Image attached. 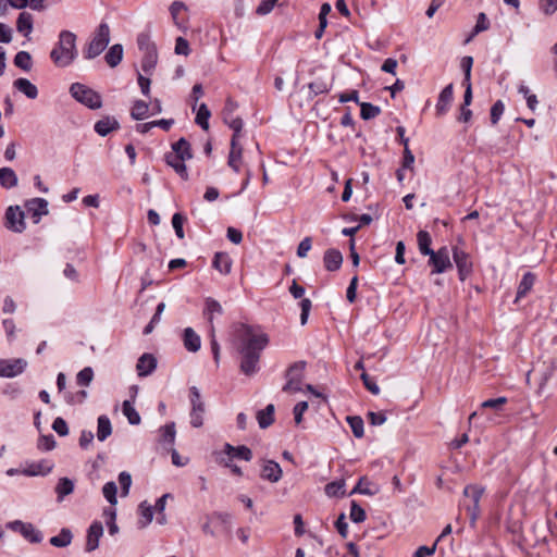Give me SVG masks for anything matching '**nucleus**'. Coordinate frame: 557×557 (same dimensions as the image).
Instances as JSON below:
<instances>
[{
  "mask_svg": "<svg viewBox=\"0 0 557 557\" xmlns=\"http://www.w3.org/2000/svg\"><path fill=\"white\" fill-rule=\"evenodd\" d=\"M331 84L320 78L309 83L308 88L310 90V98L321 94H327L331 90Z\"/></svg>",
  "mask_w": 557,
  "mask_h": 557,
  "instance_id": "37998d69",
  "label": "nucleus"
},
{
  "mask_svg": "<svg viewBox=\"0 0 557 557\" xmlns=\"http://www.w3.org/2000/svg\"><path fill=\"white\" fill-rule=\"evenodd\" d=\"M97 422H98V425H97V438L100 442H103L112 433L111 421H110V419L106 414H102V416H100L98 418Z\"/></svg>",
  "mask_w": 557,
  "mask_h": 557,
  "instance_id": "cd10ccee",
  "label": "nucleus"
},
{
  "mask_svg": "<svg viewBox=\"0 0 557 557\" xmlns=\"http://www.w3.org/2000/svg\"><path fill=\"white\" fill-rule=\"evenodd\" d=\"M418 246L421 255L429 256L434 250L431 248L432 238L429 232L419 231L417 234Z\"/></svg>",
  "mask_w": 557,
  "mask_h": 557,
  "instance_id": "72a5a7b5",
  "label": "nucleus"
},
{
  "mask_svg": "<svg viewBox=\"0 0 557 557\" xmlns=\"http://www.w3.org/2000/svg\"><path fill=\"white\" fill-rule=\"evenodd\" d=\"M349 517L355 523H361L366 520L367 515L364 509L357 502L352 500Z\"/></svg>",
  "mask_w": 557,
  "mask_h": 557,
  "instance_id": "603ef678",
  "label": "nucleus"
},
{
  "mask_svg": "<svg viewBox=\"0 0 557 557\" xmlns=\"http://www.w3.org/2000/svg\"><path fill=\"white\" fill-rule=\"evenodd\" d=\"M534 283L535 275L532 272L524 273L518 285L515 302H518L521 298H523L532 289Z\"/></svg>",
  "mask_w": 557,
  "mask_h": 557,
  "instance_id": "412c9836",
  "label": "nucleus"
},
{
  "mask_svg": "<svg viewBox=\"0 0 557 557\" xmlns=\"http://www.w3.org/2000/svg\"><path fill=\"white\" fill-rule=\"evenodd\" d=\"M238 352L242 356L240 370L252 375L259 370L261 351L269 343V337L259 327L242 324L236 331Z\"/></svg>",
  "mask_w": 557,
  "mask_h": 557,
  "instance_id": "f257e3e1",
  "label": "nucleus"
},
{
  "mask_svg": "<svg viewBox=\"0 0 557 557\" xmlns=\"http://www.w3.org/2000/svg\"><path fill=\"white\" fill-rule=\"evenodd\" d=\"M324 491L329 497H343L345 495V482L343 480L330 482L325 485Z\"/></svg>",
  "mask_w": 557,
  "mask_h": 557,
  "instance_id": "c03bdc74",
  "label": "nucleus"
},
{
  "mask_svg": "<svg viewBox=\"0 0 557 557\" xmlns=\"http://www.w3.org/2000/svg\"><path fill=\"white\" fill-rule=\"evenodd\" d=\"M33 15L28 12H21L16 20V29L24 36H28L33 32Z\"/></svg>",
  "mask_w": 557,
  "mask_h": 557,
  "instance_id": "b1692460",
  "label": "nucleus"
},
{
  "mask_svg": "<svg viewBox=\"0 0 557 557\" xmlns=\"http://www.w3.org/2000/svg\"><path fill=\"white\" fill-rule=\"evenodd\" d=\"M157 368V359L151 354H144L139 357L136 370L139 376L150 375Z\"/></svg>",
  "mask_w": 557,
  "mask_h": 557,
  "instance_id": "dca6fc26",
  "label": "nucleus"
},
{
  "mask_svg": "<svg viewBox=\"0 0 557 557\" xmlns=\"http://www.w3.org/2000/svg\"><path fill=\"white\" fill-rule=\"evenodd\" d=\"M158 63V52L157 50L144 52V57L141 59V69L146 74H151Z\"/></svg>",
  "mask_w": 557,
  "mask_h": 557,
  "instance_id": "c9c22d12",
  "label": "nucleus"
},
{
  "mask_svg": "<svg viewBox=\"0 0 557 557\" xmlns=\"http://www.w3.org/2000/svg\"><path fill=\"white\" fill-rule=\"evenodd\" d=\"M119 483L121 485L122 496H127L129 493L131 485H132L131 474L126 471H122L119 474Z\"/></svg>",
  "mask_w": 557,
  "mask_h": 557,
  "instance_id": "052dcab7",
  "label": "nucleus"
},
{
  "mask_svg": "<svg viewBox=\"0 0 557 557\" xmlns=\"http://www.w3.org/2000/svg\"><path fill=\"white\" fill-rule=\"evenodd\" d=\"M110 42V27L107 23H100L94 36L84 50L85 59L91 60L102 53Z\"/></svg>",
  "mask_w": 557,
  "mask_h": 557,
  "instance_id": "20e7f679",
  "label": "nucleus"
},
{
  "mask_svg": "<svg viewBox=\"0 0 557 557\" xmlns=\"http://www.w3.org/2000/svg\"><path fill=\"white\" fill-rule=\"evenodd\" d=\"M190 424L194 428H200L203 424L205 403L201 399L200 391L196 386L189 388Z\"/></svg>",
  "mask_w": 557,
  "mask_h": 557,
  "instance_id": "423d86ee",
  "label": "nucleus"
},
{
  "mask_svg": "<svg viewBox=\"0 0 557 557\" xmlns=\"http://www.w3.org/2000/svg\"><path fill=\"white\" fill-rule=\"evenodd\" d=\"M540 8L546 15L557 11V0H540Z\"/></svg>",
  "mask_w": 557,
  "mask_h": 557,
  "instance_id": "774afa93",
  "label": "nucleus"
},
{
  "mask_svg": "<svg viewBox=\"0 0 557 557\" xmlns=\"http://www.w3.org/2000/svg\"><path fill=\"white\" fill-rule=\"evenodd\" d=\"M212 267L221 274H228L232 269V260L226 252H216L212 260Z\"/></svg>",
  "mask_w": 557,
  "mask_h": 557,
  "instance_id": "aec40b11",
  "label": "nucleus"
},
{
  "mask_svg": "<svg viewBox=\"0 0 557 557\" xmlns=\"http://www.w3.org/2000/svg\"><path fill=\"white\" fill-rule=\"evenodd\" d=\"M243 148L235 140H231V151L228 154V165L235 171L239 172V162L242 160Z\"/></svg>",
  "mask_w": 557,
  "mask_h": 557,
  "instance_id": "bb28decb",
  "label": "nucleus"
},
{
  "mask_svg": "<svg viewBox=\"0 0 557 557\" xmlns=\"http://www.w3.org/2000/svg\"><path fill=\"white\" fill-rule=\"evenodd\" d=\"M8 3L14 9H24L26 7L36 11L44 9V0H8Z\"/></svg>",
  "mask_w": 557,
  "mask_h": 557,
  "instance_id": "79ce46f5",
  "label": "nucleus"
},
{
  "mask_svg": "<svg viewBox=\"0 0 557 557\" xmlns=\"http://www.w3.org/2000/svg\"><path fill=\"white\" fill-rule=\"evenodd\" d=\"M306 366V361L294 362L286 371V379H293L301 383Z\"/></svg>",
  "mask_w": 557,
  "mask_h": 557,
  "instance_id": "58836bf2",
  "label": "nucleus"
},
{
  "mask_svg": "<svg viewBox=\"0 0 557 557\" xmlns=\"http://www.w3.org/2000/svg\"><path fill=\"white\" fill-rule=\"evenodd\" d=\"M505 111V104L502 100H497L491 108V123L496 125Z\"/></svg>",
  "mask_w": 557,
  "mask_h": 557,
  "instance_id": "13d9d810",
  "label": "nucleus"
},
{
  "mask_svg": "<svg viewBox=\"0 0 557 557\" xmlns=\"http://www.w3.org/2000/svg\"><path fill=\"white\" fill-rule=\"evenodd\" d=\"M409 139H404V159H403V169H412L414 163V156L408 146Z\"/></svg>",
  "mask_w": 557,
  "mask_h": 557,
  "instance_id": "680f3d73",
  "label": "nucleus"
},
{
  "mask_svg": "<svg viewBox=\"0 0 557 557\" xmlns=\"http://www.w3.org/2000/svg\"><path fill=\"white\" fill-rule=\"evenodd\" d=\"M453 258L458 269V275L460 281H465L472 272V262L467 252L459 249L458 247L453 248Z\"/></svg>",
  "mask_w": 557,
  "mask_h": 557,
  "instance_id": "9d476101",
  "label": "nucleus"
},
{
  "mask_svg": "<svg viewBox=\"0 0 557 557\" xmlns=\"http://www.w3.org/2000/svg\"><path fill=\"white\" fill-rule=\"evenodd\" d=\"M104 59L109 66H117L123 59V46L121 44L113 45L106 53Z\"/></svg>",
  "mask_w": 557,
  "mask_h": 557,
  "instance_id": "393cba45",
  "label": "nucleus"
},
{
  "mask_svg": "<svg viewBox=\"0 0 557 557\" xmlns=\"http://www.w3.org/2000/svg\"><path fill=\"white\" fill-rule=\"evenodd\" d=\"M21 535L29 543H40L44 540V535L40 530L36 529L32 523L26 522L25 528L21 531Z\"/></svg>",
  "mask_w": 557,
  "mask_h": 557,
  "instance_id": "2f4dec72",
  "label": "nucleus"
},
{
  "mask_svg": "<svg viewBox=\"0 0 557 557\" xmlns=\"http://www.w3.org/2000/svg\"><path fill=\"white\" fill-rule=\"evenodd\" d=\"M116 493L117 486L113 481L107 482L102 487V494L111 505H116L117 503Z\"/></svg>",
  "mask_w": 557,
  "mask_h": 557,
  "instance_id": "3c124183",
  "label": "nucleus"
},
{
  "mask_svg": "<svg viewBox=\"0 0 557 557\" xmlns=\"http://www.w3.org/2000/svg\"><path fill=\"white\" fill-rule=\"evenodd\" d=\"M5 226L16 233H22L25 227L24 212L20 207H9L5 211Z\"/></svg>",
  "mask_w": 557,
  "mask_h": 557,
  "instance_id": "1a4fd4ad",
  "label": "nucleus"
},
{
  "mask_svg": "<svg viewBox=\"0 0 557 557\" xmlns=\"http://www.w3.org/2000/svg\"><path fill=\"white\" fill-rule=\"evenodd\" d=\"M14 65L23 71H30L32 57L27 51H18L14 57Z\"/></svg>",
  "mask_w": 557,
  "mask_h": 557,
  "instance_id": "09e8293b",
  "label": "nucleus"
},
{
  "mask_svg": "<svg viewBox=\"0 0 557 557\" xmlns=\"http://www.w3.org/2000/svg\"><path fill=\"white\" fill-rule=\"evenodd\" d=\"M74 491V482L69 478H61L55 486V493L58 500L61 502L63 498Z\"/></svg>",
  "mask_w": 557,
  "mask_h": 557,
  "instance_id": "473e14b6",
  "label": "nucleus"
},
{
  "mask_svg": "<svg viewBox=\"0 0 557 557\" xmlns=\"http://www.w3.org/2000/svg\"><path fill=\"white\" fill-rule=\"evenodd\" d=\"M27 367V361L23 358L0 359V376L15 377L22 374Z\"/></svg>",
  "mask_w": 557,
  "mask_h": 557,
  "instance_id": "6e6552de",
  "label": "nucleus"
},
{
  "mask_svg": "<svg viewBox=\"0 0 557 557\" xmlns=\"http://www.w3.org/2000/svg\"><path fill=\"white\" fill-rule=\"evenodd\" d=\"M190 158H184L182 156L165 154V162L168 165L174 169V171L183 178L188 180V172L185 165V161Z\"/></svg>",
  "mask_w": 557,
  "mask_h": 557,
  "instance_id": "6ab92c4d",
  "label": "nucleus"
},
{
  "mask_svg": "<svg viewBox=\"0 0 557 557\" xmlns=\"http://www.w3.org/2000/svg\"><path fill=\"white\" fill-rule=\"evenodd\" d=\"M76 35L70 30H61L59 40L50 51V59L59 67L71 65L77 58Z\"/></svg>",
  "mask_w": 557,
  "mask_h": 557,
  "instance_id": "f03ea898",
  "label": "nucleus"
},
{
  "mask_svg": "<svg viewBox=\"0 0 557 557\" xmlns=\"http://www.w3.org/2000/svg\"><path fill=\"white\" fill-rule=\"evenodd\" d=\"M17 176L11 168L0 169V186L7 189L13 188L17 185Z\"/></svg>",
  "mask_w": 557,
  "mask_h": 557,
  "instance_id": "c85d7f7f",
  "label": "nucleus"
},
{
  "mask_svg": "<svg viewBox=\"0 0 557 557\" xmlns=\"http://www.w3.org/2000/svg\"><path fill=\"white\" fill-rule=\"evenodd\" d=\"M360 116L361 119L368 121L376 117L381 113V109L377 106H374L370 102H360Z\"/></svg>",
  "mask_w": 557,
  "mask_h": 557,
  "instance_id": "a18cd8bd",
  "label": "nucleus"
},
{
  "mask_svg": "<svg viewBox=\"0 0 557 557\" xmlns=\"http://www.w3.org/2000/svg\"><path fill=\"white\" fill-rule=\"evenodd\" d=\"M94 379V371L90 367L81 370L76 375V382L81 386H88Z\"/></svg>",
  "mask_w": 557,
  "mask_h": 557,
  "instance_id": "5fc2aeb1",
  "label": "nucleus"
},
{
  "mask_svg": "<svg viewBox=\"0 0 557 557\" xmlns=\"http://www.w3.org/2000/svg\"><path fill=\"white\" fill-rule=\"evenodd\" d=\"M429 257L430 258L428 263L433 268L432 274L444 273L453 268L449 250L446 246L441 247L438 250L431 252Z\"/></svg>",
  "mask_w": 557,
  "mask_h": 557,
  "instance_id": "0eeeda50",
  "label": "nucleus"
},
{
  "mask_svg": "<svg viewBox=\"0 0 557 557\" xmlns=\"http://www.w3.org/2000/svg\"><path fill=\"white\" fill-rule=\"evenodd\" d=\"M473 65V58L466 55L461 59L460 66L465 73L463 82H471V69Z\"/></svg>",
  "mask_w": 557,
  "mask_h": 557,
  "instance_id": "0e129e2a",
  "label": "nucleus"
},
{
  "mask_svg": "<svg viewBox=\"0 0 557 557\" xmlns=\"http://www.w3.org/2000/svg\"><path fill=\"white\" fill-rule=\"evenodd\" d=\"M190 52L188 41L183 37H177L175 40V53L182 55H188Z\"/></svg>",
  "mask_w": 557,
  "mask_h": 557,
  "instance_id": "338daca9",
  "label": "nucleus"
},
{
  "mask_svg": "<svg viewBox=\"0 0 557 557\" xmlns=\"http://www.w3.org/2000/svg\"><path fill=\"white\" fill-rule=\"evenodd\" d=\"M323 263L327 271L334 272L341 269L343 264V255L339 250L330 248L325 250Z\"/></svg>",
  "mask_w": 557,
  "mask_h": 557,
  "instance_id": "f3484780",
  "label": "nucleus"
},
{
  "mask_svg": "<svg viewBox=\"0 0 557 557\" xmlns=\"http://www.w3.org/2000/svg\"><path fill=\"white\" fill-rule=\"evenodd\" d=\"M173 151L169 154L182 156L184 158H193L189 143L185 138H180L172 145Z\"/></svg>",
  "mask_w": 557,
  "mask_h": 557,
  "instance_id": "ea45409f",
  "label": "nucleus"
},
{
  "mask_svg": "<svg viewBox=\"0 0 557 557\" xmlns=\"http://www.w3.org/2000/svg\"><path fill=\"white\" fill-rule=\"evenodd\" d=\"M160 434H161L160 441L163 444H169V445L173 446L174 442H175V435H176L175 423L170 422V423H166L165 425H163L162 428H160Z\"/></svg>",
  "mask_w": 557,
  "mask_h": 557,
  "instance_id": "a19ab883",
  "label": "nucleus"
},
{
  "mask_svg": "<svg viewBox=\"0 0 557 557\" xmlns=\"http://www.w3.org/2000/svg\"><path fill=\"white\" fill-rule=\"evenodd\" d=\"M274 405L269 404L263 410L258 411L257 420L261 429H267L274 422Z\"/></svg>",
  "mask_w": 557,
  "mask_h": 557,
  "instance_id": "a878e982",
  "label": "nucleus"
},
{
  "mask_svg": "<svg viewBox=\"0 0 557 557\" xmlns=\"http://www.w3.org/2000/svg\"><path fill=\"white\" fill-rule=\"evenodd\" d=\"M120 123L114 116H104L95 123L94 129L99 136H107L112 131H117Z\"/></svg>",
  "mask_w": 557,
  "mask_h": 557,
  "instance_id": "a211bd4d",
  "label": "nucleus"
},
{
  "mask_svg": "<svg viewBox=\"0 0 557 557\" xmlns=\"http://www.w3.org/2000/svg\"><path fill=\"white\" fill-rule=\"evenodd\" d=\"M186 5L181 1H174L170 7V13L174 21V24L178 27H183L184 22L180 20L178 15L182 11H186Z\"/></svg>",
  "mask_w": 557,
  "mask_h": 557,
  "instance_id": "864d4df0",
  "label": "nucleus"
},
{
  "mask_svg": "<svg viewBox=\"0 0 557 557\" xmlns=\"http://www.w3.org/2000/svg\"><path fill=\"white\" fill-rule=\"evenodd\" d=\"M73 534L70 529L62 528L60 533L55 536H52L49 540V543L54 547H66L72 543Z\"/></svg>",
  "mask_w": 557,
  "mask_h": 557,
  "instance_id": "c756f323",
  "label": "nucleus"
},
{
  "mask_svg": "<svg viewBox=\"0 0 557 557\" xmlns=\"http://www.w3.org/2000/svg\"><path fill=\"white\" fill-rule=\"evenodd\" d=\"M301 313H300V323L305 325L308 321L309 312L312 307V302L309 298H301L299 302Z\"/></svg>",
  "mask_w": 557,
  "mask_h": 557,
  "instance_id": "e2e57ef3",
  "label": "nucleus"
},
{
  "mask_svg": "<svg viewBox=\"0 0 557 557\" xmlns=\"http://www.w3.org/2000/svg\"><path fill=\"white\" fill-rule=\"evenodd\" d=\"M55 440L52 434L49 435H42L38 440V448L40 450L49 451L52 450L55 447Z\"/></svg>",
  "mask_w": 557,
  "mask_h": 557,
  "instance_id": "bf43d9fd",
  "label": "nucleus"
},
{
  "mask_svg": "<svg viewBox=\"0 0 557 557\" xmlns=\"http://www.w3.org/2000/svg\"><path fill=\"white\" fill-rule=\"evenodd\" d=\"M122 411L129 424L138 425L140 423V416L129 400L123 401Z\"/></svg>",
  "mask_w": 557,
  "mask_h": 557,
  "instance_id": "4c0bfd02",
  "label": "nucleus"
},
{
  "mask_svg": "<svg viewBox=\"0 0 557 557\" xmlns=\"http://www.w3.org/2000/svg\"><path fill=\"white\" fill-rule=\"evenodd\" d=\"M28 212H32L34 223H38L42 215L49 213L48 201L44 198H33L26 202Z\"/></svg>",
  "mask_w": 557,
  "mask_h": 557,
  "instance_id": "4468645a",
  "label": "nucleus"
},
{
  "mask_svg": "<svg viewBox=\"0 0 557 557\" xmlns=\"http://www.w3.org/2000/svg\"><path fill=\"white\" fill-rule=\"evenodd\" d=\"M52 429L54 432H57L60 436H65L69 434V426H67V423L66 421L61 418V417H58L54 419V421L52 422Z\"/></svg>",
  "mask_w": 557,
  "mask_h": 557,
  "instance_id": "69168bd1",
  "label": "nucleus"
},
{
  "mask_svg": "<svg viewBox=\"0 0 557 557\" xmlns=\"http://www.w3.org/2000/svg\"><path fill=\"white\" fill-rule=\"evenodd\" d=\"M149 113V106L147 102L143 100H136L133 103L132 110H131V116L133 120L140 121L148 116Z\"/></svg>",
  "mask_w": 557,
  "mask_h": 557,
  "instance_id": "f704fd0d",
  "label": "nucleus"
},
{
  "mask_svg": "<svg viewBox=\"0 0 557 557\" xmlns=\"http://www.w3.org/2000/svg\"><path fill=\"white\" fill-rule=\"evenodd\" d=\"M185 220H186V218L180 212L174 213L172 216V225H173L176 236L180 239H183L185 236L184 230H183V224H184Z\"/></svg>",
  "mask_w": 557,
  "mask_h": 557,
  "instance_id": "6e6d98bb",
  "label": "nucleus"
},
{
  "mask_svg": "<svg viewBox=\"0 0 557 557\" xmlns=\"http://www.w3.org/2000/svg\"><path fill=\"white\" fill-rule=\"evenodd\" d=\"M483 493L484 488L476 484H470L463 488V498L460 500L459 507L466 510L472 527H474L481 512L480 500Z\"/></svg>",
  "mask_w": 557,
  "mask_h": 557,
  "instance_id": "7ed1b4c3",
  "label": "nucleus"
},
{
  "mask_svg": "<svg viewBox=\"0 0 557 557\" xmlns=\"http://www.w3.org/2000/svg\"><path fill=\"white\" fill-rule=\"evenodd\" d=\"M184 346L191 352H196L200 349L201 339L191 327H186L184 330Z\"/></svg>",
  "mask_w": 557,
  "mask_h": 557,
  "instance_id": "4be33fe9",
  "label": "nucleus"
},
{
  "mask_svg": "<svg viewBox=\"0 0 557 557\" xmlns=\"http://www.w3.org/2000/svg\"><path fill=\"white\" fill-rule=\"evenodd\" d=\"M71 96L89 109H100L102 106L101 96L81 83H74L70 87Z\"/></svg>",
  "mask_w": 557,
  "mask_h": 557,
  "instance_id": "39448f33",
  "label": "nucleus"
},
{
  "mask_svg": "<svg viewBox=\"0 0 557 557\" xmlns=\"http://www.w3.org/2000/svg\"><path fill=\"white\" fill-rule=\"evenodd\" d=\"M454 98V87L453 84H448L440 94L437 103H436V114L442 116L447 113L449 110L450 103Z\"/></svg>",
  "mask_w": 557,
  "mask_h": 557,
  "instance_id": "2eb2a0df",
  "label": "nucleus"
},
{
  "mask_svg": "<svg viewBox=\"0 0 557 557\" xmlns=\"http://www.w3.org/2000/svg\"><path fill=\"white\" fill-rule=\"evenodd\" d=\"M13 86L29 99H36L38 96L37 87L27 78L15 79Z\"/></svg>",
  "mask_w": 557,
  "mask_h": 557,
  "instance_id": "5701e85b",
  "label": "nucleus"
},
{
  "mask_svg": "<svg viewBox=\"0 0 557 557\" xmlns=\"http://www.w3.org/2000/svg\"><path fill=\"white\" fill-rule=\"evenodd\" d=\"M210 110L206 103H201L198 108L195 122L205 131L209 128Z\"/></svg>",
  "mask_w": 557,
  "mask_h": 557,
  "instance_id": "de8ad7c7",
  "label": "nucleus"
},
{
  "mask_svg": "<svg viewBox=\"0 0 557 557\" xmlns=\"http://www.w3.org/2000/svg\"><path fill=\"white\" fill-rule=\"evenodd\" d=\"M261 478L271 483H276L282 479L283 471L281 466L274 460H267L262 466Z\"/></svg>",
  "mask_w": 557,
  "mask_h": 557,
  "instance_id": "ddd939ff",
  "label": "nucleus"
},
{
  "mask_svg": "<svg viewBox=\"0 0 557 557\" xmlns=\"http://www.w3.org/2000/svg\"><path fill=\"white\" fill-rule=\"evenodd\" d=\"M52 467L46 462H35L29 465L23 470V473L28 476L46 475L51 471Z\"/></svg>",
  "mask_w": 557,
  "mask_h": 557,
  "instance_id": "e433bc0d",
  "label": "nucleus"
},
{
  "mask_svg": "<svg viewBox=\"0 0 557 557\" xmlns=\"http://www.w3.org/2000/svg\"><path fill=\"white\" fill-rule=\"evenodd\" d=\"M225 122L234 132L231 140H235L236 143H238V138L240 136V132L244 125L243 120L240 117H232L231 120H227V117H225Z\"/></svg>",
  "mask_w": 557,
  "mask_h": 557,
  "instance_id": "4d7b16f0",
  "label": "nucleus"
},
{
  "mask_svg": "<svg viewBox=\"0 0 557 557\" xmlns=\"http://www.w3.org/2000/svg\"><path fill=\"white\" fill-rule=\"evenodd\" d=\"M346 421L349 424L354 435L357 438H361L364 434L363 420L359 416H348Z\"/></svg>",
  "mask_w": 557,
  "mask_h": 557,
  "instance_id": "8fccbe9b",
  "label": "nucleus"
},
{
  "mask_svg": "<svg viewBox=\"0 0 557 557\" xmlns=\"http://www.w3.org/2000/svg\"><path fill=\"white\" fill-rule=\"evenodd\" d=\"M103 535V527L100 521H94L87 530L86 552H92L98 548L99 540Z\"/></svg>",
  "mask_w": 557,
  "mask_h": 557,
  "instance_id": "f8f14e48",
  "label": "nucleus"
},
{
  "mask_svg": "<svg viewBox=\"0 0 557 557\" xmlns=\"http://www.w3.org/2000/svg\"><path fill=\"white\" fill-rule=\"evenodd\" d=\"M223 309L219 301L215 299L208 297L206 299V307H205V314L208 318V322L210 323V329L213 326V315L214 314H222Z\"/></svg>",
  "mask_w": 557,
  "mask_h": 557,
  "instance_id": "7c9ffc66",
  "label": "nucleus"
},
{
  "mask_svg": "<svg viewBox=\"0 0 557 557\" xmlns=\"http://www.w3.org/2000/svg\"><path fill=\"white\" fill-rule=\"evenodd\" d=\"M138 49L143 52L157 50L154 42L151 40L150 34L147 32L139 33L137 36Z\"/></svg>",
  "mask_w": 557,
  "mask_h": 557,
  "instance_id": "49530a36",
  "label": "nucleus"
},
{
  "mask_svg": "<svg viewBox=\"0 0 557 557\" xmlns=\"http://www.w3.org/2000/svg\"><path fill=\"white\" fill-rule=\"evenodd\" d=\"M222 454L225 455V460H234L235 458L250 461L252 459V451L245 445L233 446L230 443H225L223 446Z\"/></svg>",
  "mask_w": 557,
  "mask_h": 557,
  "instance_id": "9b49d317",
  "label": "nucleus"
}]
</instances>
